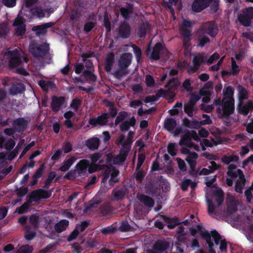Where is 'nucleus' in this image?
<instances>
[{
    "mask_svg": "<svg viewBox=\"0 0 253 253\" xmlns=\"http://www.w3.org/2000/svg\"><path fill=\"white\" fill-rule=\"evenodd\" d=\"M234 99L231 97H223L221 107H217L216 111L221 119H228L235 111Z\"/></svg>",
    "mask_w": 253,
    "mask_h": 253,
    "instance_id": "obj_1",
    "label": "nucleus"
},
{
    "mask_svg": "<svg viewBox=\"0 0 253 253\" xmlns=\"http://www.w3.org/2000/svg\"><path fill=\"white\" fill-rule=\"evenodd\" d=\"M192 22L183 18L181 24L179 27V31L182 37L183 45L185 47H187L189 45L192 36Z\"/></svg>",
    "mask_w": 253,
    "mask_h": 253,
    "instance_id": "obj_2",
    "label": "nucleus"
},
{
    "mask_svg": "<svg viewBox=\"0 0 253 253\" xmlns=\"http://www.w3.org/2000/svg\"><path fill=\"white\" fill-rule=\"evenodd\" d=\"M189 232L192 236H195L197 233H199L202 238L205 240L208 244L210 253H216L212 249L213 245L211 242V233L210 234L208 231L206 230L200 224L197 225V228L193 227L189 228Z\"/></svg>",
    "mask_w": 253,
    "mask_h": 253,
    "instance_id": "obj_3",
    "label": "nucleus"
},
{
    "mask_svg": "<svg viewBox=\"0 0 253 253\" xmlns=\"http://www.w3.org/2000/svg\"><path fill=\"white\" fill-rule=\"evenodd\" d=\"M211 242L213 245L212 249L215 252L214 249L217 248L219 245V250L221 253L227 252V242L225 239L222 240L220 235L217 232L216 230L211 231Z\"/></svg>",
    "mask_w": 253,
    "mask_h": 253,
    "instance_id": "obj_4",
    "label": "nucleus"
},
{
    "mask_svg": "<svg viewBox=\"0 0 253 253\" xmlns=\"http://www.w3.org/2000/svg\"><path fill=\"white\" fill-rule=\"evenodd\" d=\"M49 47L48 44L34 43L31 44L29 47V51L36 58L44 57L49 52Z\"/></svg>",
    "mask_w": 253,
    "mask_h": 253,
    "instance_id": "obj_5",
    "label": "nucleus"
},
{
    "mask_svg": "<svg viewBox=\"0 0 253 253\" xmlns=\"http://www.w3.org/2000/svg\"><path fill=\"white\" fill-rule=\"evenodd\" d=\"M239 22L244 26L249 27L251 24V20L253 19V7L246 8L242 14L238 17Z\"/></svg>",
    "mask_w": 253,
    "mask_h": 253,
    "instance_id": "obj_6",
    "label": "nucleus"
},
{
    "mask_svg": "<svg viewBox=\"0 0 253 253\" xmlns=\"http://www.w3.org/2000/svg\"><path fill=\"white\" fill-rule=\"evenodd\" d=\"M201 32L212 38H214L218 34V29L214 21H209L202 25L200 27Z\"/></svg>",
    "mask_w": 253,
    "mask_h": 253,
    "instance_id": "obj_7",
    "label": "nucleus"
},
{
    "mask_svg": "<svg viewBox=\"0 0 253 253\" xmlns=\"http://www.w3.org/2000/svg\"><path fill=\"white\" fill-rule=\"evenodd\" d=\"M169 247V243L165 240H158L153 245L151 249L147 250V253H168Z\"/></svg>",
    "mask_w": 253,
    "mask_h": 253,
    "instance_id": "obj_8",
    "label": "nucleus"
},
{
    "mask_svg": "<svg viewBox=\"0 0 253 253\" xmlns=\"http://www.w3.org/2000/svg\"><path fill=\"white\" fill-rule=\"evenodd\" d=\"M237 110L240 115L247 116L249 114H252L253 111V101L248 99L246 102H239Z\"/></svg>",
    "mask_w": 253,
    "mask_h": 253,
    "instance_id": "obj_9",
    "label": "nucleus"
},
{
    "mask_svg": "<svg viewBox=\"0 0 253 253\" xmlns=\"http://www.w3.org/2000/svg\"><path fill=\"white\" fill-rule=\"evenodd\" d=\"M109 122L108 114L106 113H103L97 117H91L88 121V124L91 126L92 127L97 126H104L107 125Z\"/></svg>",
    "mask_w": 253,
    "mask_h": 253,
    "instance_id": "obj_10",
    "label": "nucleus"
},
{
    "mask_svg": "<svg viewBox=\"0 0 253 253\" xmlns=\"http://www.w3.org/2000/svg\"><path fill=\"white\" fill-rule=\"evenodd\" d=\"M7 55L11 56L9 61V66L11 68H15L22 64L21 57L17 50L8 51Z\"/></svg>",
    "mask_w": 253,
    "mask_h": 253,
    "instance_id": "obj_11",
    "label": "nucleus"
},
{
    "mask_svg": "<svg viewBox=\"0 0 253 253\" xmlns=\"http://www.w3.org/2000/svg\"><path fill=\"white\" fill-rule=\"evenodd\" d=\"M212 0H194L192 9L194 12H200L209 6Z\"/></svg>",
    "mask_w": 253,
    "mask_h": 253,
    "instance_id": "obj_12",
    "label": "nucleus"
},
{
    "mask_svg": "<svg viewBox=\"0 0 253 253\" xmlns=\"http://www.w3.org/2000/svg\"><path fill=\"white\" fill-rule=\"evenodd\" d=\"M29 123V122L24 118L20 117L13 121L12 126L16 131L22 132L28 128Z\"/></svg>",
    "mask_w": 253,
    "mask_h": 253,
    "instance_id": "obj_13",
    "label": "nucleus"
},
{
    "mask_svg": "<svg viewBox=\"0 0 253 253\" xmlns=\"http://www.w3.org/2000/svg\"><path fill=\"white\" fill-rule=\"evenodd\" d=\"M65 102V98L63 96L54 95L51 98L50 106L52 111L58 112Z\"/></svg>",
    "mask_w": 253,
    "mask_h": 253,
    "instance_id": "obj_14",
    "label": "nucleus"
},
{
    "mask_svg": "<svg viewBox=\"0 0 253 253\" xmlns=\"http://www.w3.org/2000/svg\"><path fill=\"white\" fill-rule=\"evenodd\" d=\"M132 55L129 52L123 53L118 61L119 67H123L128 69L132 62Z\"/></svg>",
    "mask_w": 253,
    "mask_h": 253,
    "instance_id": "obj_15",
    "label": "nucleus"
},
{
    "mask_svg": "<svg viewBox=\"0 0 253 253\" xmlns=\"http://www.w3.org/2000/svg\"><path fill=\"white\" fill-rule=\"evenodd\" d=\"M89 164V161L86 159H82L77 164L75 168L77 171L78 176H82L85 175Z\"/></svg>",
    "mask_w": 253,
    "mask_h": 253,
    "instance_id": "obj_16",
    "label": "nucleus"
},
{
    "mask_svg": "<svg viewBox=\"0 0 253 253\" xmlns=\"http://www.w3.org/2000/svg\"><path fill=\"white\" fill-rule=\"evenodd\" d=\"M131 29L129 25L124 21L121 23L118 29V35L123 39L128 38L130 35Z\"/></svg>",
    "mask_w": 253,
    "mask_h": 253,
    "instance_id": "obj_17",
    "label": "nucleus"
},
{
    "mask_svg": "<svg viewBox=\"0 0 253 253\" xmlns=\"http://www.w3.org/2000/svg\"><path fill=\"white\" fill-rule=\"evenodd\" d=\"M54 22H50L42 25L34 26L32 28V31L36 32L37 36L44 35L47 32V29L48 28L52 27L54 25Z\"/></svg>",
    "mask_w": 253,
    "mask_h": 253,
    "instance_id": "obj_18",
    "label": "nucleus"
},
{
    "mask_svg": "<svg viewBox=\"0 0 253 253\" xmlns=\"http://www.w3.org/2000/svg\"><path fill=\"white\" fill-rule=\"evenodd\" d=\"M115 62V54L113 52L108 53L105 59L104 70L107 73H110Z\"/></svg>",
    "mask_w": 253,
    "mask_h": 253,
    "instance_id": "obj_19",
    "label": "nucleus"
},
{
    "mask_svg": "<svg viewBox=\"0 0 253 253\" xmlns=\"http://www.w3.org/2000/svg\"><path fill=\"white\" fill-rule=\"evenodd\" d=\"M137 198L141 203H142L146 207L150 209V210L154 206V200L150 196L143 194H138Z\"/></svg>",
    "mask_w": 253,
    "mask_h": 253,
    "instance_id": "obj_20",
    "label": "nucleus"
},
{
    "mask_svg": "<svg viewBox=\"0 0 253 253\" xmlns=\"http://www.w3.org/2000/svg\"><path fill=\"white\" fill-rule=\"evenodd\" d=\"M238 171L239 172V179L236 182L235 190L237 193H242L243 189L245 185L246 179L243 171L241 169H238Z\"/></svg>",
    "mask_w": 253,
    "mask_h": 253,
    "instance_id": "obj_21",
    "label": "nucleus"
},
{
    "mask_svg": "<svg viewBox=\"0 0 253 253\" xmlns=\"http://www.w3.org/2000/svg\"><path fill=\"white\" fill-rule=\"evenodd\" d=\"M204 62V56L201 54L196 55L193 59V66L188 68L189 73L195 72L200 68L201 64Z\"/></svg>",
    "mask_w": 253,
    "mask_h": 253,
    "instance_id": "obj_22",
    "label": "nucleus"
},
{
    "mask_svg": "<svg viewBox=\"0 0 253 253\" xmlns=\"http://www.w3.org/2000/svg\"><path fill=\"white\" fill-rule=\"evenodd\" d=\"M100 144V140L97 137L93 136L85 141V145L91 151H95L98 149Z\"/></svg>",
    "mask_w": 253,
    "mask_h": 253,
    "instance_id": "obj_23",
    "label": "nucleus"
},
{
    "mask_svg": "<svg viewBox=\"0 0 253 253\" xmlns=\"http://www.w3.org/2000/svg\"><path fill=\"white\" fill-rule=\"evenodd\" d=\"M130 149V146H124L121 149L119 154L115 158V161L118 163L125 162L128 155Z\"/></svg>",
    "mask_w": 253,
    "mask_h": 253,
    "instance_id": "obj_24",
    "label": "nucleus"
},
{
    "mask_svg": "<svg viewBox=\"0 0 253 253\" xmlns=\"http://www.w3.org/2000/svg\"><path fill=\"white\" fill-rule=\"evenodd\" d=\"M212 199L217 206H221L224 199V194L221 188H217L212 191Z\"/></svg>",
    "mask_w": 253,
    "mask_h": 253,
    "instance_id": "obj_25",
    "label": "nucleus"
},
{
    "mask_svg": "<svg viewBox=\"0 0 253 253\" xmlns=\"http://www.w3.org/2000/svg\"><path fill=\"white\" fill-rule=\"evenodd\" d=\"M160 217L168 223L167 226L169 229H173L176 226L180 224L181 223L177 217L170 218L165 215H160Z\"/></svg>",
    "mask_w": 253,
    "mask_h": 253,
    "instance_id": "obj_26",
    "label": "nucleus"
},
{
    "mask_svg": "<svg viewBox=\"0 0 253 253\" xmlns=\"http://www.w3.org/2000/svg\"><path fill=\"white\" fill-rule=\"evenodd\" d=\"M163 46L161 43L158 42L155 44L153 48L152 51L150 55V59L152 60H158L160 58V52L163 50Z\"/></svg>",
    "mask_w": 253,
    "mask_h": 253,
    "instance_id": "obj_27",
    "label": "nucleus"
},
{
    "mask_svg": "<svg viewBox=\"0 0 253 253\" xmlns=\"http://www.w3.org/2000/svg\"><path fill=\"white\" fill-rule=\"evenodd\" d=\"M26 89L24 84L17 83L11 85L9 89V93L11 95H15L23 93Z\"/></svg>",
    "mask_w": 253,
    "mask_h": 253,
    "instance_id": "obj_28",
    "label": "nucleus"
},
{
    "mask_svg": "<svg viewBox=\"0 0 253 253\" xmlns=\"http://www.w3.org/2000/svg\"><path fill=\"white\" fill-rule=\"evenodd\" d=\"M16 28V34L18 36L24 35L26 32V27L23 21L21 19H16L13 23Z\"/></svg>",
    "mask_w": 253,
    "mask_h": 253,
    "instance_id": "obj_29",
    "label": "nucleus"
},
{
    "mask_svg": "<svg viewBox=\"0 0 253 253\" xmlns=\"http://www.w3.org/2000/svg\"><path fill=\"white\" fill-rule=\"evenodd\" d=\"M126 7H122L120 8L121 15L125 19L129 18L130 14L133 12V4L131 3L127 2Z\"/></svg>",
    "mask_w": 253,
    "mask_h": 253,
    "instance_id": "obj_30",
    "label": "nucleus"
},
{
    "mask_svg": "<svg viewBox=\"0 0 253 253\" xmlns=\"http://www.w3.org/2000/svg\"><path fill=\"white\" fill-rule=\"evenodd\" d=\"M151 27L150 24L146 21L139 25L137 35L140 38H144L146 36L147 31Z\"/></svg>",
    "mask_w": 253,
    "mask_h": 253,
    "instance_id": "obj_31",
    "label": "nucleus"
},
{
    "mask_svg": "<svg viewBox=\"0 0 253 253\" xmlns=\"http://www.w3.org/2000/svg\"><path fill=\"white\" fill-rule=\"evenodd\" d=\"M136 120L134 116L130 118L129 120L123 122L120 126V130L122 132L126 131L129 130L130 126H134L135 125Z\"/></svg>",
    "mask_w": 253,
    "mask_h": 253,
    "instance_id": "obj_32",
    "label": "nucleus"
},
{
    "mask_svg": "<svg viewBox=\"0 0 253 253\" xmlns=\"http://www.w3.org/2000/svg\"><path fill=\"white\" fill-rule=\"evenodd\" d=\"M180 146H185L187 147L191 148L194 143H193L190 137L189 136V132L187 131L181 137L179 141Z\"/></svg>",
    "mask_w": 253,
    "mask_h": 253,
    "instance_id": "obj_33",
    "label": "nucleus"
},
{
    "mask_svg": "<svg viewBox=\"0 0 253 253\" xmlns=\"http://www.w3.org/2000/svg\"><path fill=\"white\" fill-rule=\"evenodd\" d=\"M238 100L239 102L244 101L247 100L249 96V90L243 87L242 85H239L238 87Z\"/></svg>",
    "mask_w": 253,
    "mask_h": 253,
    "instance_id": "obj_34",
    "label": "nucleus"
},
{
    "mask_svg": "<svg viewBox=\"0 0 253 253\" xmlns=\"http://www.w3.org/2000/svg\"><path fill=\"white\" fill-rule=\"evenodd\" d=\"M177 125L175 119L168 118L164 121V128L169 132L174 130Z\"/></svg>",
    "mask_w": 253,
    "mask_h": 253,
    "instance_id": "obj_35",
    "label": "nucleus"
},
{
    "mask_svg": "<svg viewBox=\"0 0 253 253\" xmlns=\"http://www.w3.org/2000/svg\"><path fill=\"white\" fill-rule=\"evenodd\" d=\"M116 224L117 222H115L110 226L103 228L101 229L100 232L104 235L114 234L118 230Z\"/></svg>",
    "mask_w": 253,
    "mask_h": 253,
    "instance_id": "obj_36",
    "label": "nucleus"
},
{
    "mask_svg": "<svg viewBox=\"0 0 253 253\" xmlns=\"http://www.w3.org/2000/svg\"><path fill=\"white\" fill-rule=\"evenodd\" d=\"M82 76L85 82L89 83H94L97 80V76L90 70H84Z\"/></svg>",
    "mask_w": 253,
    "mask_h": 253,
    "instance_id": "obj_37",
    "label": "nucleus"
},
{
    "mask_svg": "<svg viewBox=\"0 0 253 253\" xmlns=\"http://www.w3.org/2000/svg\"><path fill=\"white\" fill-rule=\"evenodd\" d=\"M183 125L190 128H197L200 126V124L199 121L195 120H190L187 118L183 119Z\"/></svg>",
    "mask_w": 253,
    "mask_h": 253,
    "instance_id": "obj_38",
    "label": "nucleus"
},
{
    "mask_svg": "<svg viewBox=\"0 0 253 253\" xmlns=\"http://www.w3.org/2000/svg\"><path fill=\"white\" fill-rule=\"evenodd\" d=\"M69 225V221L66 219H62L55 224L54 226L55 230L56 232L60 233L65 231Z\"/></svg>",
    "mask_w": 253,
    "mask_h": 253,
    "instance_id": "obj_39",
    "label": "nucleus"
},
{
    "mask_svg": "<svg viewBox=\"0 0 253 253\" xmlns=\"http://www.w3.org/2000/svg\"><path fill=\"white\" fill-rule=\"evenodd\" d=\"M180 84V82L176 79H172L169 80L165 85V87L169 90H175L177 89Z\"/></svg>",
    "mask_w": 253,
    "mask_h": 253,
    "instance_id": "obj_40",
    "label": "nucleus"
},
{
    "mask_svg": "<svg viewBox=\"0 0 253 253\" xmlns=\"http://www.w3.org/2000/svg\"><path fill=\"white\" fill-rule=\"evenodd\" d=\"M75 160L76 159L74 157H72L69 159L65 160L60 167L59 169L63 172L66 171L70 169Z\"/></svg>",
    "mask_w": 253,
    "mask_h": 253,
    "instance_id": "obj_41",
    "label": "nucleus"
},
{
    "mask_svg": "<svg viewBox=\"0 0 253 253\" xmlns=\"http://www.w3.org/2000/svg\"><path fill=\"white\" fill-rule=\"evenodd\" d=\"M129 73L128 69L123 67H119V69L115 71L113 75L117 79H120L121 78L126 76Z\"/></svg>",
    "mask_w": 253,
    "mask_h": 253,
    "instance_id": "obj_42",
    "label": "nucleus"
},
{
    "mask_svg": "<svg viewBox=\"0 0 253 253\" xmlns=\"http://www.w3.org/2000/svg\"><path fill=\"white\" fill-rule=\"evenodd\" d=\"M39 216L35 214H33L29 217V223L35 230L37 229L39 226Z\"/></svg>",
    "mask_w": 253,
    "mask_h": 253,
    "instance_id": "obj_43",
    "label": "nucleus"
},
{
    "mask_svg": "<svg viewBox=\"0 0 253 253\" xmlns=\"http://www.w3.org/2000/svg\"><path fill=\"white\" fill-rule=\"evenodd\" d=\"M237 211V203L234 200H232L227 203V212L228 214L231 215Z\"/></svg>",
    "mask_w": 253,
    "mask_h": 253,
    "instance_id": "obj_44",
    "label": "nucleus"
},
{
    "mask_svg": "<svg viewBox=\"0 0 253 253\" xmlns=\"http://www.w3.org/2000/svg\"><path fill=\"white\" fill-rule=\"evenodd\" d=\"M210 42V39L207 36H199L197 38V46L203 47L207 43Z\"/></svg>",
    "mask_w": 253,
    "mask_h": 253,
    "instance_id": "obj_45",
    "label": "nucleus"
},
{
    "mask_svg": "<svg viewBox=\"0 0 253 253\" xmlns=\"http://www.w3.org/2000/svg\"><path fill=\"white\" fill-rule=\"evenodd\" d=\"M39 86L45 91H47L49 88H51L53 85L51 81H45L44 80H40L38 83Z\"/></svg>",
    "mask_w": 253,
    "mask_h": 253,
    "instance_id": "obj_46",
    "label": "nucleus"
},
{
    "mask_svg": "<svg viewBox=\"0 0 253 253\" xmlns=\"http://www.w3.org/2000/svg\"><path fill=\"white\" fill-rule=\"evenodd\" d=\"M31 203V202L30 201L27 200L22 206L16 209V212H18L19 214L27 212L28 211Z\"/></svg>",
    "mask_w": 253,
    "mask_h": 253,
    "instance_id": "obj_47",
    "label": "nucleus"
},
{
    "mask_svg": "<svg viewBox=\"0 0 253 253\" xmlns=\"http://www.w3.org/2000/svg\"><path fill=\"white\" fill-rule=\"evenodd\" d=\"M26 232L24 235L25 238L28 241L32 240L36 236V233L35 231H31L30 225L25 226Z\"/></svg>",
    "mask_w": 253,
    "mask_h": 253,
    "instance_id": "obj_48",
    "label": "nucleus"
},
{
    "mask_svg": "<svg viewBox=\"0 0 253 253\" xmlns=\"http://www.w3.org/2000/svg\"><path fill=\"white\" fill-rule=\"evenodd\" d=\"M179 0H168V1L164 2V5L168 7L170 13L172 15L174 14V9L173 7V5H176Z\"/></svg>",
    "mask_w": 253,
    "mask_h": 253,
    "instance_id": "obj_49",
    "label": "nucleus"
},
{
    "mask_svg": "<svg viewBox=\"0 0 253 253\" xmlns=\"http://www.w3.org/2000/svg\"><path fill=\"white\" fill-rule=\"evenodd\" d=\"M31 13L34 16H37L39 18H42L44 16L43 10L40 7H36L31 9Z\"/></svg>",
    "mask_w": 253,
    "mask_h": 253,
    "instance_id": "obj_50",
    "label": "nucleus"
},
{
    "mask_svg": "<svg viewBox=\"0 0 253 253\" xmlns=\"http://www.w3.org/2000/svg\"><path fill=\"white\" fill-rule=\"evenodd\" d=\"M56 176V173L55 171H50L48 175L47 179L44 182V185L43 187V188L48 189L49 188V185L53 181Z\"/></svg>",
    "mask_w": 253,
    "mask_h": 253,
    "instance_id": "obj_51",
    "label": "nucleus"
},
{
    "mask_svg": "<svg viewBox=\"0 0 253 253\" xmlns=\"http://www.w3.org/2000/svg\"><path fill=\"white\" fill-rule=\"evenodd\" d=\"M230 70L233 76H236L240 71L239 66L237 64L236 61L233 57L231 58V68Z\"/></svg>",
    "mask_w": 253,
    "mask_h": 253,
    "instance_id": "obj_52",
    "label": "nucleus"
},
{
    "mask_svg": "<svg viewBox=\"0 0 253 253\" xmlns=\"http://www.w3.org/2000/svg\"><path fill=\"white\" fill-rule=\"evenodd\" d=\"M184 110L189 117H192L193 116V112L195 110V106L188 103L184 105Z\"/></svg>",
    "mask_w": 253,
    "mask_h": 253,
    "instance_id": "obj_53",
    "label": "nucleus"
},
{
    "mask_svg": "<svg viewBox=\"0 0 253 253\" xmlns=\"http://www.w3.org/2000/svg\"><path fill=\"white\" fill-rule=\"evenodd\" d=\"M128 114L126 111H121L117 116L115 124L117 126L120 123L124 122L123 121L127 117Z\"/></svg>",
    "mask_w": 253,
    "mask_h": 253,
    "instance_id": "obj_54",
    "label": "nucleus"
},
{
    "mask_svg": "<svg viewBox=\"0 0 253 253\" xmlns=\"http://www.w3.org/2000/svg\"><path fill=\"white\" fill-rule=\"evenodd\" d=\"M119 172L118 170H114L111 174V178L109 180V184L110 186H113L115 183L119 181V179L117 178V176L119 174Z\"/></svg>",
    "mask_w": 253,
    "mask_h": 253,
    "instance_id": "obj_55",
    "label": "nucleus"
},
{
    "mask_svg": "<svg viewBox=\"0 0 253 253\" xmlns=\"http://www.w3.org/2000/svg\"><path fill=\"white\" fill-rule=\"evenodd\" d=\"M133 229V227L131 226L127 222H122L118 228V230L123 232L132 231Z\"/></svg>",
    "mask_w": 253,
    "mask_h": 253,
    "instance_id": "obj_56",
    "label": "nucleus"
},
{
    "mask_svg": "<svg viewBox=\"0 0 253 253\" xmlns=\"http://www.w3.org/2000/svg\"><path fill=\"white\" fill-rule=\"evenodd\" d=\"M134 175L136 180L139 183H141L144 179L145 173L143 170L139 169L137 171L135 170Z\"/></svg>",
    "mask_w": 253,
    "mask_h": 253,
    "instance_id": "obj_57",
    "label": "nucleus"
},
{
    "mask_svg": "<svg viewBox=\"0 0 253 253\" xmlns=\"http://www.w3.org/2000/svg\"><path fill=\"white\" fill-rule=\"evenodd\" d=\"M41 192H40V189H38L37 190L33 191L30 196L29 198L32 199L34 202H37L39 201L41 199Z\"/></svg>",
    "mask_w": 253,
    "mask_h": 253,
    "instance_id": "obj_58",
    "label": "nucleus"
},
{
    "mask_svg": "<svg viewBox=\"0 0 253 253\" xmlns=\"http://www.w3.org/2000/svg\"><path fill=\"white\" fill-rule=\"evenodd\" d=\"M168 152L172 156L176 155L177 145L175 143H170L168 146Z\"/></svg>",
    "mask_w": 253,
    "mask_h": 253,
    "instance_id": "obj_59",
    "label": "nucleus"
},
{
    "mask_svg": "<svg viewBox=\"0 0 253 253\" xmlns=\"http://www.w3.org/2000/svg\"><path fill=\"white\" fill-rule=\"evenodd\" d=\"M223 97L233 98L234 89L231 86H227L223 91Z\"/></svg>",
    "mask_w": 253,
    "mask_h": 253,
    "instance_id": "obj_60",
    "label": "nucleus"
},
{
    "mask_svg": "<svg viewBox=\"0 0 253 253\" xmlns=\"http://www.w3.org/2000/svg\"><path fill=\"white\" fill-rule=\"evenodd\" d=\"M33 250L32 246L29 245L22 246L17 251V253H31Z\"/></svg>",
    "mask_w": 253,
    "mask_h": 253,
    "instance_id": "obj_61",
    "label": "nucleus"
},
{
    "mask_svg": "<svg viewBox=\"0 0 253 253\" xmlns=\"http://www.w3.org/2000/svg\"><path fill=\"white\" fill-rule=\"evenodd\" d=\"M44 168V164L40 166L39 169H37L33 175V178L38 179L42 177L43 175V169Z\"/></svg>",
    "mask_w": 253,
    "mask_h": 253,
    "instance_id": "obj_62",
    "label": "nucleus"
},
{
    "mask_svg": "<svg viewBox=\"0 0 253 253\" xmlns=\"http://www.w3.org/2000/svg\"><path fill=\"white\" fill-rule=\"evenodd\" d=\"M96 25V22L92 21L87 22L84 25V30L86 33H89L94 28Z\"/></svg>",
    "mask_w": 253,
    "mask_h": 253,
    "instance_id": "obj_63",
    "label": "nucleus"
},
{
    "mask_svg": "<svg viewBox=\"0 0 253 253\" xmlns=\"http://www.w3.org/2000/svg\"><path fill=\"white\" fill-rule=\"evenodd\" d=\"M82 104V101L77 98H74L72 100L70 107L72 108L75 111H77Z\"/></svg>",
    "mask_w": 253,
    "mask_h": 253,
    "instance_id": "obj_64",
    "label": "nucleus"
}]
</instances>
